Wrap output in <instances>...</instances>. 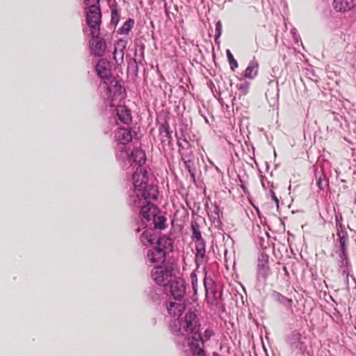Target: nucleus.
I'll return each mask as SVG.
<instances>
[{
    "label": "nucleus",
    "instance_id": "nucleus-1",
    "mask_svg": "<svg viewBox=\"0 0 356 356\" xmlns=\"http://www.w3.org/2000/svg\"><path fill=\"white\" fill-rule=\"evenodd\" d=\"M200 326L197 314L194 312L188 311L181 318L173 321L171 329L177 335L187 337L198 333Z\"/></svg>",
    "mask_w": 356,
    "mask_h": 356
},
{
    "label": "nucleus",
    "instance_id": "nucleus-2",
    "mask_svg": "<svg viewBox=\"0 0 356 356\" xmlns=\"http://www.w3.org/2000/svg\"><path fill=\"white\" fill-rule=\"evenodd\" d=\"M102 13L99 6H90L87 10L86 22L88 28L83 29L85 34L92 37V39H97L100 34Z\"/></svg>",
    "mask_w": 356,
    "mask_h": 356
},
{
    "label": "nucleus",
    "instance_id": "nucleus-3",
    "mask_svg": "<svg viewBox=\"0 0 356 356\" xmlns=\"http://www.w3.org/2000/svg\"><path fill=\"white\" fill-rule=\"evenodd\" d=\"M134 199V206H140L141 204H147L151 200H156L158 196V190L152 185H147L142 191H136Z\"/></svg>",
    "mask_w": 356,
    "mask_h": 356
},
{
    "label": "nucleus",
    "instance_id": "nucleus-4",
    "mask_svg": "<svg viewBox=\"0 0 356 356\" xmlns=\"http://www.w3.org/2000/svg\"><path fill=\"white\" fill-rule=\"evenodd\" d=\"M95 70L98 76L105 84L113 83L111 65L108 60L104 58L100 59L96 65Z\"/></svg>",
    "mask_w": 356,
    "mask_h": 356
},
{
    "label": "nucleus",
    "instance_id": "nucleus-5",
    "mask_svg": "<svg viewBox=\"0 0 356 356\" xmlns=\"http://www.w3.org/2000/svg\"><path fill=\"white\" fill-rule=\"evenodd\" d=\"M151 276L158 285L165 286L170 281L172 271L165 267L156 266L152 270Z\"/></svg>",
    "mask_w": 356,
    "mask_h": 356
},
{
    "label": "nucleus",
    "instance_id": "nucleus-6",
    "mask_svg": "<svg viewBox=\"0 0 356 356\" xmlns=\"http://www.w3.org/2000/svg\"><path fill=\"white\" fill-rule=\"evenodd\" d=\"M206 244L204 239L195 241V262L196 269L208 261V257L206 255Z\"/></svg>",
    "mask_w": 356,
    "mask_h": 356
},
{
    "label": "nucleus",
    "instance_id": "nucleus-7",
    "mask_svg": "<svg viewBox=\"0 0 356 356\" xmlns=\"http://www.w3.org/2000/svg\"><path fill=\"white\" fill-rule=\"evenodd\" d=\"M177 145L179 147V151L181 155V159L184 161L185 168L188 171V172L191 175L192 177H194V172L192 170L193 162L191 158V155L193 154L192 151H190L188 155L187 154H185L184 152H181V150H184L185 149H187L189 148V143L186 139H184L183 142L178 140Z\"/></svg>",
    "mask_w": 356,
    "mask_h": 356
},
{
    "label": "nucleus",
    "instance_id": "nucleus-8",
    "mask_svg": "<svg viewBox=\"0 0 356 356\" xmlns=\"http://www.w3.org/2000/svg\"><path fill=\"white\" fill-rule=\"evenodd\" d=\"M170 292L175 299H181L186 293L185 280L181 277H175L170 283Z\"/></svg>",
    "mask_w": 356,
    "mask_h": 356
},
{
    "label": "nucleus",
    "instance_id": "nucleus-9",
    "mask_svg": "<svg viewBox=\"0 0 356 356\" xmlns=\"http://www.w3.org/2000/svg\"><path fill=\"white\" fill-rule=\"evenodd\" d=\"M147 172L142 168H137L133 175V181L135 186V192L136 191H142L145 188L147 185Z\"/></svg>",
    "mask_w": 356,
    "mask_h": 356
},
{
    "label": "nucleus",
    "instance_id": "nucleus-10",
    "mask_svg": "<svg viewBox=\"0 0 356 356\" xmlns=\"http://www.w3.org/2000/svg\"><path fill=\"white\" fill-rule=\"evenodd\" d=\"M168 313L174 318H181L186 310V305L181 299L170 301L166 305Z\"/></svg>",
    "mask_w": 356,
    "mask_h": 356
},
{
    "label": "nucleus",
    "instance_id": "nucleus-11",
    "mask_svg": "<svg viewBox=\"0 0 356 356\" xmlns=\"http://www.w3.org/2000/svg\"><path fill=\"white\" fill-rule=\"evenodd\" d=\"M140 209V216L143 220L150 221L156 214L159 213V210L156 206L151 202L147 204H141L140 206H135Z\"/></svg>",
    "mask_w": 356,
    "mask_h": 356
},
{
    "label": "nucleus",
    "instance_id": "nucleus-12",
    "mask_svg": "<svg viewBox=\"0 0 356 356\" xmlns=\"http://www.w3.org/2000/svg\"><path fill=\"white\" fill-rule=\"evenodd\" d=\"M115 138L122 145L129 143L132 139V131L127 128H119L115 131Z\"/></svg>",
    "mask_w": 356,
    "mask_h": 356
},
{
    "label": "nucleus",
    "instance_id": "nucleus-13",
    "mask_svg": "<svg viewBox=\"0 0 356 356\" xmlns=\"http://www.w3.org/2000/svg\"><path fill=\"white\" fill-rule=\"evenodd\" d=\"M332 6L337 12H347L356 7V0H334Z\"/></svg>",
    "mask_w": 356,
    "mask_h": 356
},
{
    "label": "nucleus",
    "instance_id": "nucleus-14",
    "mask_svg": "<svg viewBox=\"0 0 356 356\" xmlns=\"http://www.w3.org/2000/svg\"><path fill=\"white\" fill-rule=\"evenodd\" d=\"M147 257L152 264H163L166 258V254L161 250L154 248L149 250Z\"/></svg>",
    "mask_w": 356,
    "mask_h": 356
},
{
    "label": "nucleus",
    "instance_id": "nucleus-15",
    "mask_svg": "<svg viewBox=\"0 0 356 356\" xmlns=\"http://www.w3.org/2000/svg\"><path fill=\"white\" fill-rule=\"evenodd\" d=\"M116 115L118 120L125 124H129L132 122V116L130 109L124 106H118L116 109Z\"/></svg>",
    "mask_w": 356,
    "mask_h": 356
},
{
    "label": "nucleus",
    "instance_id": "nucleus-16",
    "mask_svg": "<svg viewBox=\"0 0 356 356\" xmlns=\"http://www.w3.org/2000/svg\"><path fill=\"white\" fill-rule=\"evenodd\" d=\"M92 39V42L90 41V48L92 54L96 56H102L106 51V42L103 39L96 40Z\"/></svg>",
    "mask_w": 356,
    "mask_h": 356
},
{
    "label": "nucleus",
    "instance_id": "nucleus-17",
    "mask_svg": "<svg viewBox=\"0 0 356 356\" xmlns=\"http://www.w3.org/2000/svg\"><path fill=\"white\" fill-rule=\"evenodd\" d=\"M204 286L206 290V299L207 302L211 305H218L221 298L222 293L220 291L218 292L213 289L209 290L205 283Z\"/></svg>",
    "mask_w": 356,
    "mask_h": 356
},
{
    "label": "nucleus",
    "instance_id": "nucleus-18",
    "mask_svg": "<svg viewBox=\"0 0 356 356\" xmlns=\"http://www.w3.org/2000/svg\"><path fill=\"white\" fill-rule=\"evenodd\" d=\"M140 241L143 245L149 246L152 245L154 240V232L152 229L145 230L140 236Z\"/></svg>",
    "mask_w": 356,
    "mask_h": 356
},
{
    "label": "nucleus",
    "instance_id": "nucleus-19",
    "mask_svg": "<svg viewBox=\"0 0 356 356\" xmlns=\"http://www.w3.org/2000/svg\"><path fill=\"white\" fill-rule=\"evenodd\" d=\"M259 64L257 62L252 61L244 72V76L246 79H253L258 74Z\"/></svg>",
    "mask_w": 356,
    "mask_h": 356
},
{
    "label": "nucleus",
    "instance_id": "nucleus-20",
    "mask_svg": "<svg viewBox=\"0 0 356 356\" xmlns=\"http://www.w3.org/2000/svg\"><path fill=\"white\" fill-rule=\"evenodd\" d=\"M268 259H261L259 261L257 276L266 279L269 273V266Z\"/></svg>",
    "mask_w": 356,
    "mask_h": 356
},
{
    "label": "nucleus",
    "instance_id": "nucleus-21",
    "mask_svg": "<svg viewBox=\"0 0 356 356\" xmlns=\"http://www.w3.org/2000/svg\"><path fill=\"white\" fill-rule=\"evenodd\" d=\"M156 248L163 250L165 254L167 251H171L172 248L171 239L165 236L160 237L157 241Z\"/></svg>",
    "mask_w": 356,
    "mask_h": 356
},
{
    "label": "nucleus",
    "instance_id": "nucleus-22",
    "mask_svg": "<svg viewBox=\"0 0 356 356\" xmlns=\"http://www.w3.org/2000/svg\"><path fill=\"white\" fill-rule=\"evenodd\" d=\"M131 158L133 159L134 162L138 164V168H141V165L144 164L146 161L145 152L139 149H134L132 152Z\"/></svg>",
    "mask_w": 356,
    "mask_h": 356
},
{
    "label": "nucleus",
    "instance_id": "nucleus-23",
    "mask_svg": "<svg viewBox=\"0 0 356 356\" xmlns=\"http://www.w3.org/2000/svg\"><path fill=\"white\" fill-rule=\"evenodd\" d=\"M203 339L198 333L196 334H192L189 346L193 349V352H195L197 349H203L200 347V344L203 346Z\"/></svg>",
    "mask_w": 356,
    "mask_h": 356
},
{
    "label": "nucleus",
    "instance_id": "nucleus-24",
    "mask_svg": "<svg viewBox=\"0 0 356 356\" xmlns=\"http://www.w3.org/2000/svg\"><path fill=\"white\" fill-rule=\"evenodd\" d=\"M135 24L134 19L129 18L118 30V33L121 35H127L133 29Z\"/></svg>",
    "mask_w": 356,
    "mask_h": 356
},
{
    "label": "nucleus",
    "instance_id": "nucleus-25",
    "mask_svg": "<svg viewBox=\"0 0 356 356\" xmlns=\"http://www.w3.org/2000/svg\"><path fill=\"white\" fill-rule=\"evenodd\" d=\"M152 220L155 229H163L165 228L166 218L164 216L156 214Z\"/></svg>",
    "mask_w": 356,
    "mask_h": 356
},
{
    "label": "nucleus",
    "instance_id": "nucleus-26",
    "mask_svg": "<svg viewBox=\"0 0 356 356\" xmlns=\"http://www.w3.org/2000/svg\"><path fill=\"white\" fill-rule=\"evenodd\" d=\"M272 297L275 300H276L280 303H282V304H286V303L291 302V300L287 298L286 297L284 296L281 293L276 292V291L273 292Z\"/></svg>",
    "mask_w": 356,
    "mask_h": 356
},
{
    "label": "nucleus",
    "instance_id": "nucleus-27",
    "mask_svg": "<svg viewBox=\"0 0 356 356\" xmlns=\"http://www.w3.org/2000/svg\"><path fill=\"white\" fill-rule=\"evenodd\" d=\"M226 54H227L229 64L230 65V68L232 69V70H234V69L237 68L238 66V62L234 58V56L232 55L230 50L227 49Z\"/></svg>",
    "mask_w": 356,
    "mask_h": 356
},
{
    "label": "nucleus",
    "instance_id": "nucleus-28",
    "mask_svg": "<svg viewBox=\"0 0 356 356\" xmlns=\"http://www.w3.org/2000/svg\"><path fill=\"white\" fill-rule=\"evenodd\" d=\"M192 231H193V238L194 241L203 239L202 237L201 232L200 230V227L197 223H195L192 225Z\"/></svg>",
    "mask_w": 356,
    "mask_h": 356
},
{
    "label": "nucleus",
    "instance_id": "nucleus-29",
    "mask_svg": "<svg viewBox=\"0 0 356 356\" xmlns=\"http://www.w3.org/2000/svg\"><path fill=\"white\" fill-rule=\"evenodd\" d=\"M120 19V11L116 8H113L111 9V24L117 26L119 23Z\"/></svg>",
    "mask_w": 356,
    "mask_h": 356
},
{
    "label": "nucleus",
    "instance_id": "nucleus-30",
    "mask_svg": "<svg viewBox=\"0 0 356 356\" xmlns=\"http://www.w3.org/2000/svg\"><path fill=\"white\" fill-rule=\"evenodd\" d=\"M191 284L192 288L193 290L194 293H197V275L195 271H193L191 273Z\"/></svg>",
    "mask_w": 356,
    "mask_h": 356
},
{
    "label": "nucleus",
    "instance_id": "nucleus-31",
    "mask_svg": "<svg viewBox=\"0 0 356 356\" xmlns=\"http://www.w3.org/2000/svg\"><path fill=\"white\" fill-rule=\"evenodd\" d=\"M125 46H126V42L124 40H119L117 42V44H116V46L115 47V50H114V52H113L114 58H115V55L117 54V49H118V47H122V49L120 50V52H121L122 58H123V56H124L123 49L125 48Z\"/></svg>",
    "mask_w": 356,
    "mask_h": 356
},
{
    "label": "nucleus",
    "instance_id": "nucleus-32",
    "mask_svg": "<svg viewBox=\"0 0 356 356\" xmlns=\"http://www.w3.org/2000/svg\"><path fill=\"white\" fill-rule=\"evenodd\" d=\"M346 238L344 236H339V243L341 246V249L342 251V253L344 254L346 251Z\"/></svg>",
    "mask_w": 356,
    "mask_h": 356
},
{
    "label": "nucleus",
    "instance_id": "nucleus-33",
    "mask_svg": "<svg viewBox=\"0 0 356 356\" xmlns=\"http://www.w3.org/2000/svg\"><path fill=\"white\" fill-rule=\"evenodd\" d=\"M192 356H206L204 349H197L195 352H193Z\"/></svg>",
    "mask_w": 356,
    "mask_h": 356
},
{
    "label": "nucleus",
    "instance_id": "nucleus-34",
    "mask_svg": "<svg viewBox=\"0 0 356 356\" xmlns=\"http://www.w3.org/2000/svg\"><path fill=\"white\" fill-rule=\"evenodd\" d=\"M213 335V333L211 330H206L204 332V338L206 339V340H208L211 336Z\"/></svg>",
    "mask_w": 356,
    "mask_h": 356
},
{
    "label": "nucleus",
    "instance_id": "nucleus-35",
    "mask_svg": "<svg viewBox=\"0 0 356 356\" xmlns=\"http://www.w3.org/2000/svg\"><path fill=\"white\" fill-rule=\"evenodd\" d=\"M270 193H271L272 200L275 202L277 207H279L278 198L277 197V196L275 195V193L273 191H270Z\"/></svg>",
    "mask_w": 356,
    "mask_h": 356
},
{
    "label": "nucleus",
    "instance_id": "nucleus-36",
    "mask_svg": "<svg viewBox=\"0 0 356 356\" xmlns=\"http://www.w3.org/2000/svg\"><path fill=\"white\" fill-rule=\"evenodd\" d=\"M113 81L115 82V86H118L119 87H121V85H120V84H118V81L114 80V79H113Z\"/></svg>",
    "mask_w": 356,
    "mask_h": 356
},
{
    "label": "nucleus",
    "instance_id": "nucleus-37",
    "mask_svg": "<svg viewBox=\"0 0 356 356\" xmlns=\"http://www.w3.org/2000/svg\"><path fill=\"white\" fill-rule=\"evenodd\" d=\"M113 81L115 82V86H118L119 87H121V85H120V84H118V81L114 80V79H113Z\"/></svg>",
    "mask_w": 356,
    "mask_h": 356
},
{
    "label": "nucleus",
    "instance_id": "nucleus-38",
    "mask_svg": "<svg viewBox=\"0 0 356 356\" xmlns=\"http://www.w3.org/2000/svg\"><path fill=\"white\" fill-rule=\"evenodd\" d=\"M213 356H220L219 354L216 352L213 353Z\"/></svg>",
    "mask_w": 356,
    "mask_h": 356
},
{
    "label": "nucleus",
    "instance_id": "nucleus-39",
    "mask_svg": "<svg viewBox=\"0 0 356 356\" xmlns=\"http://www.w3.org/2000/svg\"><path fill=\"white\" fill-rule=\"evenodd\" d=\"M136 231V232H140V229L138 228Z\"/></svg>",
    "mask_w": 356,
    "mask_h": 356
}]
</instances>
